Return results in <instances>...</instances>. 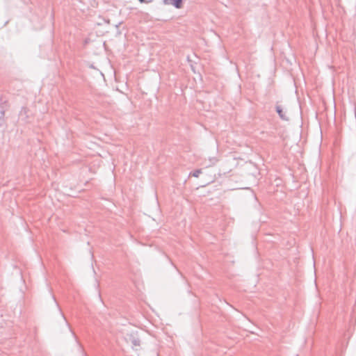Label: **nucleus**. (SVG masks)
Here are the masks:
<instances>
[{
  "label": "nucleus",
  "instance_id": "obj_7",
  "mask_svg": "<svg viewBox=\"0 0 356 356\" xmlns=\"http://www.w3.org/2000/svg\"><path fill=\"white\" fill-rule=\"evenodd\" d=\"M140 1V3H152L153 2L154 0H138Z\"/></svg>",
  "mask_w": 356,
  "mask_h": 356
},
{
  "label": "nucleus",
  "instance_id": "obj_8",
  "mask_svg": "<svg viewBox=\"0 0 356 356\" xmlns=\"http://www.w3.org/2000/svg\"><path fill=\"white\" fill-rule=\"evenodd\" d=\"M58 309H59V311H60V313L62 317L64 318L65 321H66L65 317L64 314L62 313L59 307H58Z\"/></svg>",
  "mask_w": 356,
  "mask_h": 356
},
{
  "label": "nucleus",
  "instance_id": "obj_4",
  "mask_svg": "<svg viewBox=\"0 0 356 356\" xmlns=\"http://www.w3.org/2000/svg\"><path fill=\"white\" fill-rule=\"evenodd\" d=\"M4 115L5 108L3 106L0 105V126H1L4 122Z\"/></svg>",
  "mask_w": 356,
  "mask_h": 356
},
{
  "label": "nucleus",
  "instance_id": "obj_1",
  "mask_svg": "<svg viewBox=\"0 0 356 356\" xmlns=\"http://www.w3.org/2000/svg\"><path fill=\"white\" fill-rule=\"evenodd\" d=\"M165 5H172L176 8H181L182 6V0H163Z\"/></svg>",
  "mask_w": 356,
  "mask_h": 356
},
{
  "label": "nucleus",
  "instance_id": "obj_5",
  "mask_svg": "<svg viewBox=\"0 0 356 356\" xmlns=\"http://www.w3.org/2000/svg\"><path fill=\"white\" fill-rule=\"evenodd\" d=\"M131 344L133 345V346H134V347L140 346V340L136 337H131Z\"/></svg>",
  "mask_w": 356,
  "mask_h": 356
},
{
  "label": "nucleus",
  "instance_id": "obj_2",
  "mask_svg": "<svg viewBox=\"0 0 356 356\" xmlns=\"http://www.w3.org/2000/svg\"><path fill=\"white\" fill-rule=\"evenodd\" d=\"M28 113H29V110L26 108L23 107L21 109L19 114V119L24 122H28V119H29Z\"/></svg>",
  "mask_w": 356,
  "mask_h": 356
},
{
  "label": "nucleus",
  "instance_id": "obj_6",
  "mask_svg": "<svg viewBox=\"0 0 356 356\" xmlns=\"http://www.w3.org/2000/svg\"><path fill=\"white\" fill-rule=\"evenodd\" d=\"M202 171L201 170H196L190 173V175L193 176L195 177H198L199 175L201 174Z\"/></svg>",
  "mask_w": 356,
  "mask_h": 356
},
{
  "label": "nucleus",
  "instance_id": "obj_3",
  "mask_svg": "<svg viewBox=\"0 0 356 356\" xmlns=\"http://www.w3.org/2000/svg\"><path fill=\"white\" fill-rule=\"evenodd\" d=\"M275 109L281 119L284 120H289L288 117L286 115V112L284 111L282 107L280 105H276Z\"/></svg>",
  "mask_w": 356,
  "mask_h": 356
}]
</instances>
